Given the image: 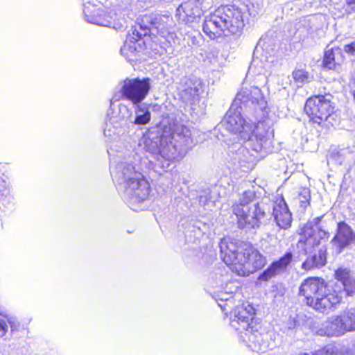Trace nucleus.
I'll list each match as a JSON object with an SVG mask.
<instances>
[{
    "label": "nucleus",
    "instance_id": "393cba45",
    "mask_svg": "<svg viewBox=\"0 0 355 355\" xmlns=\"http://www.w3.org/2000/svg\"><path fill=\"white\" fill-rule=\"evenodd\" d=\"M128 38L130 43H135L142 39V34L137 28H132L131 31L128 33Z\"/></svg>",
    "mask_w": 355,
    "mask_h": 355
},
{
    "label": "nucleus",
    "instance_id": "39448f33",
    "mask_svg": "<svg viewBox=\"0 0 355 355\" xmlns=\"http://www.w3.org/2000/svg\"><path fill=\"white\" fill-rule=\"evenodd\" d=\"M254 198L253 192L245 191L243 193V200L234 202L231 207L232 214L236 218V223L239 229L257 228L266 216V212L259 202L254 204V209L251 213L248 204L253 200Z\"/></svg>",
    "mask_w": 355,
    "mask_h": 355
},
{
    "label": "nucleus",
    "instance_id": "cd10ccee",
    "mask_svg": "<svg viewBox=\"0 0 355 355\" xmlns=\"http://www.w3.org/2000/svg\"><path fill=\"white\" fill-rule=\"evenodd\" d=\"M7 189V183L3 178H0V193H3Z\"/></svg>",
    "mask_w": 355,
    "mask_h": 355
},
{
    "label": "nucleus",
    "instance_id": "aec40b11",
    "mask_svg": "<svg viewBox=\"0 0 355 355\" xmlns=\"http://www.w3.org/2000/svg\"><path fill=\"white\" fill-rule=\"evenodd\" d=\"M346 352L339 350L336 347H323L315 351L313 355H347Z\"/></svg>",
    "mask_w": 355,
    "mask_h": 355
},
{
    "label": "nucleus",
    "instance_id": "a878e982",
    "mask_svg": "<svg viewBox=\"0 0 355 355\" xmlns=\"http://www.w3.org/2000/svg\"><path fill=\"white\" fill-rule=\"evenodd\" d=\"M344 53L346 52L350 55L355 54V40L349 44H347L344 46Z\"/></svg>",
    "mask_w": 355,
    "mask_h": 355
},
{
    "label": "nucleus",
    "instance_id": "6ab92c4d",
    "mask_svg": "<svg viewBox=\"0 0 355 355\" xmlns=\"http://www.w3.org/2000/svg\"><path fill=\"white\" fill-rule=\"evenodd\" d=\"M342 318H338L340 321L344 323L343 330L351 331L355 329V313L352 312H345L341 315Z\"/></svg>",
    "mask_w": 355,
    "mask_h": 355
},
{
    "label": "nucleus",
    "instance_id": "4be33fe9",
    "mask_svg": "<svg viewBox=\"0 0 355 355\" xmlns=\"http://www.w3.org/2000/svg\"><path fill=\"white\" fill-rule=\"evenodd\" d=\"M300 206L306 208L310 204V191L307 188H303L299 193Z\"/></svg>",
    "mask_w": 355,
    "mask_h": 355
},
{
    "label": "nucleus",
    "instance_id": "412c9836",
    "mask_svg": "<svg viewBox=\"0 0 355 355\" xmlns=\"http://www.w3.org/2000/svg\"><path fill=\"white\" fill-rule=\"evenodd\" d=\"M338 318H342L341 315H337L332 318L330 323V328L336 331L338 334H343L346 332L345 330H343L344 323L343 321H340L338 320Z\"/></svg>",
    "mask_w": 355,
    "mask_h": 355
},
{
    "label": "nucleus",
    "instance_id": "f257e3e1",
    "mask_svg": "<svg viewBox=\"0 0 355 355\" xmlns=\"http://www.w3.org/2000/svg\"><path fill=\"white\" fill-rule=\"evenodd\" d=\"M334 276L337 282H327L320 277L304 279L297 293L303 304L317 313L328 315L344 303V295L345 297L355 295V279L349 269L338 268Z\"/></svg>",
    "mask_w": 355,
    "mask_h": 355
},
{
    "label": "nucleus",
    "instance_id": "7ed1b4c3",
    "mask_svg": "<svg viewBox=\"0 0 355 355\" xmlns=\"http://www.w3.org/2000/svg\"><path fill=\"white\" fill-rule=\"evenodd\" d=\"M243 26L241 12L228 5L221 6L207 17L202 31L211 40L239 32Z\"/></svg>",
    "mask_w": 355,
    "mask_h": 355
},
{
    "label": "nucleus",
    "instance_id": "b1692460",
    "mask_svg": "<svg viewBox=\"0 0 355 355\" xmlns=\"http://www.w3.org/2000/svg\"><path fill=\"white\" fill-rule=\"evenodd\" d=\"M151 116L149 111L146 110L144 114L137 116L134 123L138 125H146L150 121Z\"/></svg>",
    "mask_w": 355,
    "mask_h": 355
},
{
    "label": "nucleus",
    "instance_id": "20e7f679",
    "mask_svg": "<svg viewBox=\"0 0 355 355\" xmlns=\"http://www.w3.org/2000/svg\"><path fill=\"white\" fill-rule=\"evenodd\" d=\"M304 112L310 123L329 128L338 125L340 117L335 103L326 94H314L305 101Z\"/></svg>",
    "mask_w": 355,
    "mask_h": 355
},
{
    "label": "nucleus",
    "instance_id": "0eeeda50",
    "mask_svg": "<svg viewBox=\"0 0 355 355\" xmlns=\"http://www.w3.org/2000/svg\"><path fill=\"white\" fill-rule=\"evenodd\" d=\"M324 216L313 218L308 221L298 230L299 239L297 247L304 254L312 253L322 243L328 240L329 233L320 226V222Z\"/></svg>",
    "mask_w": 355,
    "mask_h": 355
},
{
    "label": "nucleus",
    "instance_id": "f03ea898",
    "mask_svg": "<svg viewBox=\"0 0 355 355\" xmlns=\"http://www.w3.org/2000/svg\"><path fill=\"white\" fill-rule=\"evenodd\" d=\"M220 258L239 276H248L262 269L267 259L252 243L223 238L220 242Z\"/></svg>",
    "mask_w": 355,
    "mask_h": 355
},
{
    "label": "nucleus",
    "instance_id": "f8f14e48",
    "mask_svg": "<svg viewBox=\"0 0 355 355\" xmlns=\"http://www.w3.org/2000/svg\"><path fill=\"white\" fill-rule=\"evenodd\" d=\"M346 60L343 49L336 46L325 49L322 58L321 67L327 71H338Z\"/></svg>",
    "mask_w": 355,
    "mask_h": 355
},
{
    "label": "nucleus",
    "instance_id": "4468645a",
    "mask_svg": "<svg viewBox=\"0 0 355 355\" xmlns=\"http://www.w3.org/2000/svg\"><path fill=\"white\" fill-rule=\"evenodd\" d=\"M355 240V234L352 227L345 221L337 223V230L332 241L337 244L339 251H342Z\"/></svg>",
    "mask_w": 355,
    "mask_h": 355
},
{
    "label": "nucleus",
    "instance_id": "2eb2a0df",
    "mask_svg": "<svg viewBox=\"0 0 355 355\" xmlns=\"http://www.w3.org/2000/svg\"><path fill=\"white\" fill-rule=\"evenodd\" d=\"M327 258V248H320L317 253L308 256L302 262L301 268L305 271L319 269L326 265Z\"/></svg>",
    "mask_w": 355,
    "mask_h": 355
},
{
    "label": "nucleus",
    "instance_id": "9b49d317",
    "mask_svg": "<svg viewBox=\"0 0 355 355\" xmlns=\"http://www.w3.org/2000/svg\"><path fill=\"white\" fill-rule=\"evenodd\" d=\"M85 15L91 23L101 26H109L112 15L108 8L101 3H88L84 10Z\"/></svg>",
    "mask_w": 355,
    "mask_h": 355
},
{
    "label": "nucleus",
    "instance_id": "c85d7f7f",
    "mask_svg": "<svg viewBox=\"0 0 355 355\" xmlns=\"http://www.w3.org/2000/svg\"><path fill=\"white\" fill-rule=\"evenodd\" d=\"M146 17H148V16H147L146 15H144V16L143 17V19H144V18H146Z\"/></svg>",
    "mask_w": 355,
    "mask_h": 355
},
{
    "label": "nucleus",
    "instance_id": "423d86ee",
    "mask_svg": "<svg viewBox=\"0 0 355 355\" xmlns=\"http://www.w3.org/2000/svg\"><path fill=\"white\" fill-rule=\"evenodd\" d=\"M233 326L244 340L254 342L257 334L261 327V322L256 318V309L248 302H243L233 310Z\"/></svg>",
    "mask_w": 355,
    "mask_h": 355
},
{
    "label": "nucleus",
    "instance_id": "1a4fd4ad",
    "mask_svg": "<svg viewBox=\"0 0 355 355\" xmlns=\"http://www.w3.org/2000/svg\"><path fill=\"white\" fill-rule=\"evenodd\" d=\"M150 190L149 182L141 174L136 177L128 178L125 180V191L134 202H144L148 198Z\"/></svg>",
    "mask_w": 355,
    "mask_h": 355
},
{
    "label": "nucleus",
    "instance_id": "ddd939ff",
    "mask_svg": "<svg viewBox=\"0 0 355 355\" xmlns=\"http://www.w3.org/2000/svg\"><path fill=\"white\" fill-rule=\"evenodd\" d=\"M273 216L277 225L282 229H288L291 226L292 214L282 196L276 197L274 202Z\"/></svg>",
    "mask_w": 355,
    "mask_h": 355
},
{
    "label": "nucleus",
    "instance_id": "dca6fc26",
    "mask_svg": "<svg viewBox=\"0 0 355 355\" xmlns=\"http://www.w3.org/2000/svg\"><path fill=\"white\" fill-rule=\"evenodd\" d=\"M244 119L236 114H230L226 118L227 129L232 133L241 134L244 131Z\"/></svg>",
    "mask_w": 355,
    "mask_h": 355
},
{
    "label": "nucleus",
    "instance_id": "5701e85b",
    "mask_svg": "<svg viewBox=\"0 0 355 355\" xmlns=\"http://www.w3.org/2000/svg\"><path fill=\"white\" fill-rule=\"evenodd\" d=\"M10 324L9 318L7 315L0 313V338L6 335Z\"/></svg>",
    "mask_w": 355,
    "mask_h": 355
},
{
    "label": "nucleus",
    "instance_id": "9d476101",
    "mask_svg": "<svg viewBox=\"0 0 355 355\" xmlns=\"http://www.w3.org/2000/svg\"><path fill=\"white\" fill-rule=\"evenodd\" d=\"M293 260V254L291 252H285L278 259L272 261L268 268L258 277L260 282H266L277 275L286 272Z\"/></svg>",
    "mask_w": 355,
    "mask_h": 355
},
{
    "label": "nucleus",
    "instance_id": "f3484780",
    "mask_svg": "<svg viewBox=\"0 0 355 355\" xmlns=\"http://www.w3.org/2000/svg\"><path fill=\"white\" fill-rule=\"evenodd\" d=\"M184 12V20L187 24L199 21L204 14L202 8L196 3L187 5L185 7Z\"/></svg>",
    "mask_w": 355,
    "mask_h": 355
},
{
    "label": "nucleus",
    "instance_id": "bb28decb",
    "mask_svg": "<svg viewBox=\"0 0 355 355\" xmlns=\"http://www.w3.org/2000/svg\"><path fill=\"white\" fill-rule=\"evenodd\" d=\"M348 12H355V0H345Z\"/></svg>",
    "mask_w": 355,
    "mask_h": 355
},
{
    "label": "nucleus",
    "instance_id": "6e6552de",
    "mask_svg": "<svg viewBox=\"0 0 355 355\" xmlns=\"http://www.w3.org/2000/svg\"><path fill=\"white\" fill-rule=\"evenodd\" d=\"M150 81L149 78L125 80L121 88L122 96L131 101L134 105L139 104L149 93Z\"/></svg>",
    "mask_w": 355,
    "mask_h": 355
},
{
    "label": "nucleus",
    "instance_id": "a211bd4d",
    "mask_svg": "<svg viewBox=\"0 0 355 355\" xmlns=\"http://www.w3.org/2000/svg\"><path fill=\"white\" fill-rule=\"evenodd\" d=\"M292 78L295 83L304 85L312 78L309 72L303 68H295L292 71Z\"/></svg>",
    "mask_w": 355,
    "mask_h": 355
}]
</instances>
